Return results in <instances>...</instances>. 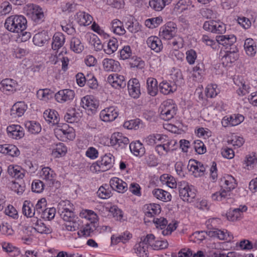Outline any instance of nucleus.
Here are the masks:
<instances>
[{
    "label": "nucleus",
    "instance_id": "43",
    "mask_svg": "<svg viewBox=\"0 0 257 257\" xmlns=\"http://www.w3.org/2000/svg\"><path fill=\"white\" fill-rule=\"evenodd\" d=\"M244 120V116L239 114L231 115L227 118L229 124L232 126H235L240 124Z\"/></svg>",
    "mask_w": 257,
    "mask_h": 257
},
{
    "label": "nucleus",
    "instance_id": "59",
    "mask_svg": "<svg viewBox=\"0 0 257 257\" xmlns=\"http://www.w3.org/2000/svg\"><path fill=\"white\" fill-rule=\"evenodd\" d=\"M55 132L59 135L62 134L63 135L66 136L67 138H69L68 136H69L70 139H71L74 137L73 133L72 132V128L64 129L63 128H61V126L59 125H58V127L55 130Z\"/></svg>",
    "mask_w": 257,
    "mask_h": 257
},
{
    "label": "nucleus",
    "instance_id": "41",
    "mask_svg": "<svg viewBox=\"0 0 257 257\" xmlns=\"http://www.w3.org/2000/svg\"><path fill=\"white\" fill-rule=\"evenodd\" d=\"M56 213V209L54 207L45 208L41 213L40 217L44 219L50 220L54 218Z\"/></svg>",
    "mask_w": 257,
    "mask_h": 257
},
{
    "label": "nucleus",
    "instance_id": "61",
    "mask_svg": "<svg viewBox=\"0 0 257 257\" xmlns=\"http://www.w3.org/2000/svg\"><path fill=\"white\" fill-rule=\"evenodd\" d=\"M244 141L242 137L234 136L232 137L231 140H228L227 141V143L229 144H231L233 146H236L237 147H240L243 144Z\"/></svg>",
    "mask_w": 257,
    "mask_h": 257
},
{
    "label": "nucleus",
    "instance_id": "52",
    "mask_svg": "<svg viewBox=\"0 0 257 257\" xmlns=\"http://www.w3.org/2000/svg\"><path fill=\"white\" fill-rule=\"evenodd\" d=\"M194 149L198 154H203L206 152V148L202 142L196 140L194 142Z\"/></svg>",
    "mask_w": 257,
    "mask_h": 257
},
{
    "label": "nucleus",
    "instance_id": "60",
    "mask_svg": "<svg viewBox=\"0 0 257 257\" xmlns=\"http://www.w3.org/2000/svg\"><path fill=\"white\" fill-rule=\"evenodd\" d=\"M188 167L189 168L190 171H192L194 176L195 174H199V166L198 165V161L195 160H190L189 162Z\"/></svg>",
    "mask_w": 257,
    "mask_h": 257
},
{
    "label": "nucleus",
    "instance_id": "62",
    "mask_svg": "<svg viewBox=\"0 0 257 257\" xmlns=\"http://www.w3.org/2000/svg\"><path fill=\"white\" fill-rule=\"evenodd\" d=\"M215 25L214 26V33L216 34H222L225 32L226 27L225 25L220 22H216L214 23Z\"/></svg>",
    "mask_w": 257,
    "mask_h": 257
},
{
    "label": "nucleus",
    "instance_id": "42",
    "mask_svg": "<svg viewBox=\"0 0 257 257\" xmlns=\"http://www.w3.org/2000/svg\"><path fill=\"white\" fill-rule=\"evenodd\" d=\"M205 94L207 97L213 98L217 95L219 92L217 86L216 84L208 85L205 89Z\"/></svg>",
    "mask_w": 257,
    "mask_h": 257
},
{
    "label": "nucleus",
    "instance_id": "56",
    "mask_svg": "<svg viewBox=\"0 0 257 257\" xmlns=\"http://www.w3.org/2000/svg\"><path fill=\"white\" fill-rule=\"evenodd\" d=\"M140 123V119H132L126 121L123 123V126L128 130L135 129L137 130L139 128Z\"/></svg>",
    "mask_w": 257,
    "mask_h": 257
},
{
    "label": "nucleus",
    "instance_id": "45",
    "mask_svg": "<svg viewBox=\"0 0 257 257\" xmlns=\"http://www.w3.org/2000/svg\"><path fill=\"white\" fill-rule=\"evenodd\" d=\"M224 181L225 186L224 188L226 189V192H230L232 189L234 188L235 183L234 182V179L231 176H228L226 178H224L221 180Z\"/></svg>",
    "mask_w": 257,
    "mask_h": 257
},
{
    "label": "nucleus",
    "instance_id": "36",
    "mask_svg": "<svg viewBox=\"0 0 257 257\" xmlns=\"http://www.w3.org/2000/svg\"><path fill=\"white\" fill-rule=\"evenodd\" d=\"M92 17L85 12H81L78 15V22L80 25L88 26L92 23Z\"/></svg>",
    "mask_w": 257,
    "mask_h": 257
},
{
    "label": "nucleus",
    "instance_id": "8",
    "mask_svg": "<svg viewBox=\"0 0 257 257\" xmlns=\"http://www.w3.org/2000/svg\"><path fill=\"white\" fill-rule=\"evenodd\" d=\"M180 186L179 191L181 198L184 201L192 202L196 196L195 192L185 182H181Z\"/></svg>",
    "mask_w": 257,
    "mask_h": 257
},
{
    "label": "nucleus",
    "instance_id": "57",
    "mask_svg": "<svg viewBox=\"0 0 257 257\" xmlns=\"http://www.w3.org/2000/svg\"><path fill=\"white\" fill-rule=\"evenodd\" d=\"M132 52L130 46H125L120 51V56L123 60L128 59L132 55Z\"/></svg>",
    "mask_w": 257,
    "mask_h": 257
},
{
    "label": "nucleus",
    "instance_id": "29",
    "mask_svg": "<svg viewBox=\"0 0 257 257\" xmlns=\"http://www.w3.org/2000/svg\"><path fill=\"white\" fill-rule=\"evenodd\" d=\"M34 206L32 203L30 201L26 200L24 201L23 205L22 212L24 215L28 217H32L36 214L34 211Z\"/></svg>",
    "mask_w": 257,
    "mask_h": 257
},
{
    "label": "nucleus",
    "instance_id": "55",
    "mask_svg": "<svg viewBox=\"0 0 257 257\" xmlns=\"http://www.w3.org/2000/svg\"><path fill=\"white\" fill-rule=\"evenodd\" d=\"M98 197L101 199H107L111 196V192L104 186H101L97 192Z\"/></svg>",
    "mask_w": 257,
    "mask_h": 257
},
{
    "label": "nucleus",
    "instance_id": "49",
    "mask_svg": "<svg viewBox=\"0 0 257 257\" xmlns=\"http://www.w3.org/2000/svg\"><path fill=\"white\" fill-rule=\"evenodd\" d=\"M175 85L181 84L183 82V78L181 71L179 69L174 70V72L171 74Z\"/></svg>",
    "mask_w": 257,
    "mask_h": 257
},
{
    "label": "nucleus",
    "instance_id": "46",
    "mask_svg": "<svg viewBox=\"0 0 257 257\" xmlns=\"http://www.w3.org/2000/svg\"><path fill=\"white\" fill-rule=\"evenodd\" d=\"M135 249H137L136 252L141 257L148 256V247L147 245H144L143 243H139L135 246Z\"/></svg>",
    "mask_w": 257,
    "mask_h": 257
},
{
    "label": "nucleus",
    "instance_id": "17",
    "mask_svg": "<svg viewBox=\"0 0 257 257\" xmlns=\"http://www.w3.org/2000/svg\"><path fill=\"white\" fill-rule=\"evenodd\" d=\"M247 207L245 205H240L239 208H234L232 210H229L226 213V217L228 220L234 221L240 217L242 212L247 210Z\"/></svg>",
    "mask_w": 257,
    "mask_h": 257
},
{
    "label": "nucleus",
    "instance_id": "25",
    "mask_svg": "<svg viewBox=\"0 0 257 257\" xmlns=\"http://www.w3.org/2000/svg\"><path fill=\"white\" fill-rule=\"evenodd\" d=\"M80 113L76 112L75 108L68 110L64 115V119L68 123L77 122L79 120Z\"/></svg>",
    "mask_w": 257,
    "mask_h": 257
},
{
    "label": "nucleus",
    "instance_id": "13",
    "mask_svg": "<svg viewBox=\"0 0 257 257\" xmlns=\"http://www.w3.org/2000/svg\"><path fill=\"white\" fill-rule=\"evenodd\" d=\"M118 115L117 110L113 106H110L102 110L100 116L104 121H110L114 120Z\"/></svg>",
    "mask_w": 257,
    "mask_h": 257
},
{
    "label": "nucleus",
    "instance_id": "28",
    "mask_svg": "<svg viewBox=\"0 0 257 257\" xmlns=\"http://www.w3.org/2000/svg\"><path fill=\"white\" fill-rule=\"evenodd\" d=\"M148 93L152 96H155L158 92L157 81L153 78H148L147 80Z\"/></svg>",
    "mask_w": 257,
    "mask_h": 257
},
{
    "label": "nucleus",
    "instance_id": "50",
    "mask_svg": "<svg viewBox=\"0 0 257 257\" xmlns=\"http://www.w3.org/2000/svg\"><path fill=\"white\" fill-rule=\"evenodd\" d=\"M109 212L117 220L121 221L123 217L122 211L116 205L111 206L109 209Z\"/></svg>",
    "mask_w": 257,
    "mask_h": 257
},
{
    "label": "nucleus",
    "instance_id": "31",
    "mask_svg": "<svg viewBox=\"0 0 257 257\" xmlns=\"http://www.w3.org/2000/svg\"><path fill=\"white\" fill-rule=\"evenodd\" d=\"M25 126L28 132L32 134H39L41 131V125L34 121H28L25 122Z\"/></svg>",
    "mask_w": 257,
    "mask_h": 257
},
{
    "label": "nucleus",
    "instance_id": "24",
    "mask_svg": "<svg viewBox=\"0 0 257 257\" xmlns=\"http://www.w3.org/2000/svg\"><path fill=\"white\" fill-rule=\"evenodd\" d=\"M49 39L47 32L43 31L35 34L33 37V41L35 45L42 46Z\"/></svg>",
    "mask_w": 257,
    "mask_h": 257
},
{
    "label": "nucleus",
    "instance_id": "15",
    "mask_svg": "<svg viewBox=\"0 0 257 257\" xmlns=\"http://www.w3.org/2000/svg\"><path fill=\"white\" fill-rule=\"evenodd\" d=\"M27 109V106L24 102L15 103L11 109L10 114L13 117L22 116Z\"/></svg>",
    "mask_w": 257,
    "mask_h": 257
},
{
    "label": "nucleus",
    "instance_id": "2",
    "mask_svg": "<svg viewBox=\"0 0 257 257\" xmlns=\"http://www.w3.org/2000/svg\"><path fill=\"white\" fill-rule=\"evenodd\" d=\"M27 21L22 15H13L8 17L5 22V28L14 33L22 32L27 28Z\"/></svg>",
    "mask_w": 257,
    "mask_h": 257
},
{
    "label": "nucleus",
    "instance_id": "1",
    "mask_svg": "<svg viewBox=\"0 0 257 257\" xmlns=\"http://www.w3.org/2000/svg\"><path fill=\"white\" fill-rule=\"evenodd\" d=\"M80 216L90 221V223H86L82 229L78 232L80 236H89L98 226L97 216L95 213L90 210H85L80 213Z\"/></svg>",
    "mask_w": 257,
    "mask_h": 257
},
{
    "label": "nucleus",
    "instance_id": "18",
    "mask_svg": "<svg viewBox=\"0 0 257 257\" xmlns=\"http://www.w3.org/2000/svg\"><path fill=\"white\" fill-rule=\"evenodd\" d=\"M147 44L149 47L156 52H159L163 48L161 40L156 36H151L148 38Z\"/></svg>",
    "mask_w": 257,
    "mask_h": 257
},
{
    "label": "nucleus",
    "instance_id": "3",
    "mask_svg": "<svg viewBox=\"0 0 257 257\" xmlns=\"http://www.w3.org/2000/svg\"><path fill=\"white\" fill-rule=\"evenodd\" d=\"M160 117L165 120H169L176 114L177 107L171 99L164 101L160 106Z\"/></svg>",
    "mask_w": 257,
    "mask_h": 257
},
{
    "label": "nucleus",
    "instance_id": "10",
    "mask_svg": "<svg viewBox=\"0 0 257 257\" xmlns=\"http://www.w3.org/2000/svg\"><path fill=\"white\" fill-rule=\"evenodd\" d=\"M107 81L113 87L118 89L124 88L126 84L124 76L116 73L109 75Z\"/></svg>",
    "mask_w": 257,
    "mask_h": 257
},
{
    "label": "nucleus",
    "instance_id": "26",
    "mask_svg": "<svg viewBox=\"0 0 257 257\" xmlns=\"http://www.w3.org/2000/svg\"><path fill=\"white\" fill-rule=\"evenodd\" d=\"M2 247L3 249L6 252L9 253L11 256H16L20 254V249L13 246L9 242H3L2 244Z\"/></svg>",
    "mask_w": 257,
    "mask_h": 257
},
{
    "label": "nucleus",
    "instance_id": "44",
    "mask_svg": "<svg viewBox=\"0 0 257 257\" xmlns=\"http://www.w3.org/2000/svg\"><path fill=\"white\" fill-rule=\"evenodd\" d=\"M149 5L155 10L160 11L166 5L163 0H150Z\"/></svg>",
    "mask_w": 257,
    "mask_h": 257
},
{
    "label": "nucleus",
    "instance_id": "40",
    "mask_svg": "<svg viewBox=\"0 0 257 257\" xmlns=\"http://www.w3.org/2000/svg\"><path fill=\"white\" fill-rule=\"evenodd\" d=\"M118 45L116 39L109 40L107 43L106 48L104 49V51L107 54H111L116 51Z\"/></svg>",
    "mask_w": 257,
    "mask_h": 257
},
{
    "label": "nucleus",
    "instance_id": "38",
    "mask_svg": "<svg viewBox=\"0 0 257 257\" xmlns=\"http://www.w3.org/2000/svg\"><path fill=\"white\" fill-rule=\"evenodd\" d=\"M37 97L44 100H47L53 97V92L49 89H40L37 92Z\"/></svg>",
    "mask_w": 257,
    "mask_h": 257
},
{
    "label": "nucleus",
    "instance_id": "27",
    "mask_svg": "<svg viewBox=\"0 0 257 257\" xmlns=\"http://www.w3.org/2000/svg\"><path fill=\"white\" fill-rule=\"evenodd\" d=\"M152 193L156 198L163 201H169L171 199L170 193L162 189H155Z\"/></svg>",
    "mask_w": 257,
    "mask_h": 257
},
{
    "label": "nucleus",
    "instance_id": "64",
    "mask_svg": "<svg viewBox=\"0 0 257 257\" xmlns=\"http://www.w3.org/2000/svg\"><path fill=\"white\" fill-rule=\"evenodd\" d=\"M186 55V59L188 62L190 64H193L197 58L196 52L193 49H190L187 51Z\"/></svg>",
    "mask_w": 257,
    "mask_h": 257
},
{
    "label": "nucleus",
    "instance_id": "37",
    "mask_svg": "<svg viewBox=\"0 0 257 257\" xmlns=\"http://www.w3.org/2000/svg\"><path fill=\"white\" fill-rule=\"evenodd\" d=\"M206 234L210 237H216L220 240L227 239L226 234L224 231L214 228L213 230L205 231Z\"/></svg>",
    "mask_w": 257,
    "mask_h": 257
},
{
    "label": "nucleus",
    "instance_id": "34",
    "mask_svg": "<svg viewBox=\"0 0 257 257\" xmlns=\"http://www.w3.org/2000/svg\"><path fill=\"white\" fill-rule=\"evenodd\" d=\"M36 227H34L37 232L41 234H49L51 233L52 229L49 226H46L41 220L36 219L35 223Z\"/></svg>",
    "mask_w": 257,
    "mask_h": 257
},
{
    "label": "nucleus",
    "instance_id": "58",
    "mask_svg": "<svg viewBox=\"0 0 257 257\" xmlns=\"http://www.w3.org/2000/svg\"><path fill=\"white\" fill-rule=\"evenodd\" d=\"M44 189L43 182L37 180L34 181L32 184V190L36 193H41Z\"/></svg>",
    "mask_w": 257,
    "mask_h": 257
},
{
    "label": "nucleus",
    "instance_id": "32",
    "mask_svg": "<svg viewBox=\"0 0 257 257\" xmlns=\"http://www.w3.org/2000/svg\"><path fill=\"white\" fill-rule=\"evenodd\" d=\"M58 113L55 110H46L44 112V117L45 119L53 124H58L59 118L57 117Z\"/></svg>",
    "mask_w": 257,
    "mask_h": 257
},
{
    "label": "nucleus",
    "instance_id": "35",
    "mask_svg": "<svg viewBox=\"0 0 257 257\" xmlns=\"http://www.w3.org/2000/svg\"><path fill=\"white\" fill-rule=\"evenodd\" d=\"M67 152V148L62 143H59L55 145L52 151V155L55 157L63 156Z\"/></svg>",
    "mask_w": 257,
    "mask_h": 257
},
{
    "label": "nucleus",
    "instance_id": "54",
    "mask_svg": "<svg viewBox=\"0 0 257 257\" xmlns=\"http://www.w3.org/2000/svg\"><path fill=\"white\" fill-rule=\"evenodd\" d=\"M130 65L131 67H136L138 69H143L145 65V62L140 57L133 58L132 62H130Z\"/></svg>",
    "mask_w": 257,
    "mask_h": 257
},
{
    "label": "nucleus",
    "instance_id": "6",
    "mask_svg": "<svg viewBox=\"0 0 257 257\" xmlns=\"http://www.w3.org/2000/svg\"><path fill=\"white\" fill-rule=\"evenodd\" d=\"M114 162V157L112 154L109 153L105 154L100 161L96 162V165L94 166L95 169L97 171L104 172L110 169Z\"/></svg>",
    "mask_w": 257,
    "mask_h": 257
},
{
    "label": "nucleus",
    "instance_id": "5",
    "mask_svg": "<svg viewBox=\"0 0 257 257\" xmlns=\"http://www.w3.org/2000/svg\"><path fill=\"white\" fill-rule=\"evenodd\" d=\"M58 206V212L60 213L61 217L65 221L72 222L75 220V213L71 208L68 207V206L72 207L69 201H61Z\"/></svg>",
    "mask_w": 257,
    "mask_h": 257
},
{
    "label": "nucleus",
    "instance_id": "39",
    "mask_svg": "<svg viewBox=\"0 0 257 257\" xmlns=\"http://www.w3.org/2000/svg\"><path fill=\"white\" fill-rule=\"evenodd\" d=\"M1 84L2 85L1 89L3 91H12L15 86V82L11 79H5L3 80Z\"/></svg>",
    "mask_w": 257,
    "mask_h": 257
},
{
    "label": "nucleus",
    "instance_id": "21",
    "mask_svg": "<svg viewBox=\"0 0 257 257\" xmlns=\"http://www.w3.org/2000/svg\"><path fill=\"white\" fill-rule=\"evenodd\" d=\"M64 35L61 33H55L53 37V42L52 43V48L54 50H58L61 48L65 42Z\"/></svg>",
    "mask_w": 257,
    "mask_h": 257
},
{
    "label": "nucleus",
    "instance_id": "47",
    "mask_svg": "<svg viewBox=\"0 0 257 257\" xmlns=\"http://www.w3.org/2000/svg\"><path fill=\"white\" fill-rule=\"evenodd\" d=\"M163 137L160 134L151 135L144 140L148 145L153 146L156 143V141H161Z\"/></svg>",
    "mask_w": 257,
    "mask_h": 257
},
{
    "label": "nucleus",
    "instance_id": "16",
    "mask_svg": "<svg viewBox=\"0 0 257 257\" xmlns=\"http://www.w3.org/2000/svg\"><path fill=\"white\" fill-rule=\"evenodd\" d=\"M80 105L85 109H88L93 113L98 106V102L87 95L81 99Z\"/></svg>",
    "mask_w": 257,
    "mask_h": 257
},
{
    "label": "nucleus",
    "instance_id": "19",
    "mask_svg": "<svg viewBox=\"0 0 257 257\" xmlns=\"http://www.w3.org/2000/svg\"><path fill=\"white\" fill-rule=\"evenodd\" d=\"M42 177L44 180L48 182L50 187L54 185L56 174L49 167H45L42 170Z\"/></svg>",
    "mask_w": 257,
    "mask_h": 257
},
{
    "label": "nucleus",
    "instance_id": "14",
    "mask_svg": "<svg viewBox=\"0 0 257 257\" xmlns=\"http://www.w3.org/2000/svg\"><path fill=\"white\" fill-rule=\"evenodd\" d=\"M7 131L9 136L13 139H19L24 136V131L19 125L13 124L8 126Z\"/></svg>",
    "mask_w": 257,
    "mask_h": 257
},
{
    "label": "nucleus",
    "instance_id": "33",
    "mask_svg": "<svg viewBox=\"0 0 257 257\" xmlns=\"http://www.w3.org/2000/svg\"><path fill=\"white\" fill-rule=\"evenodd\" d=\"M70 48L75 53H80L83 50L84 46L79 39L73 37L70 42Z\"/></svg>",
    "mask_w": 257,
    "mask_h": 257
},
{
    "label": "nucleus",
    "instance_id": "7",
    "mask_svg": "<svg viewBox=\"0 0 257 257\" xmlns=\"http://www.w3.org/2000/svg\"><path fill=\"white\" fill-rule=\"evenodd\" d=\"M177 31V28L176 24L172 22H169L160 28L159 36L163 39L170 40L176 35Z\"/></svg>",
    "mask_w": 257,
    "mask_h": 257
},
{
    "label": "nucleus",
    "instance_id": "22",
    "mask_svg": "<svg viewBox=\"0 0 257 257\" xmlns=\"http://www.w3.org/2000/svg\"><path fill=\"white\" fill-rule=\"evenodd\" d=\"M0 152L12 157L17 156L20 154L18 149L15 146L12 145H0Z\"/></svg>",
    "mask_w": 257,
    "mask_h": 257
},
{
    "label": "nucleus",
    "instance_id": "11",
    "mask_svg": "<svg viewBox=\"0 0 257 257\" xmlns=\"http://www.w3.org/2000/svg\"><path fill=\"white\" fill-rule=\"evenodd\" d=\"M127 88L130 95L134 98H138L140 96V84L136 78L130 79L127 82Z\"/></svg>",
    "mask_w": 257,
    "mask_h": 257
},
{
    "label": "nucleus",
    "instance_id": "12",
    "mask_svg": "<svg viewBox=\"0 0 257 257\" xmlns=\"http://www.w3.org/2000/svg\"><path fill=\"white\" fill-rule=\"evenodd\" d=\"M74 96V91L71 89L61 90L55 94V99L60 103L72 100Z\"/></svg>",
    "mask_w": 257,
    "mask_h": 257
},
{
    "label": "nucleus",
    "instance_id": "20",
    "mask_svg": "<svg viewBox=\"0 0 257 257\" xmlns=\"http://www.w3.org/2000/svg\"><path fill=\"white\" fill-rule=\"evenodd\" d=\"M103 67L106 71H116L119 69V63L112 59L106 58L103 60Z\"/></svg>",
    "mask_w": 257,
    "mask_h": 257
},
{
    "label": "nucleus",
    "instance_id": "53",
    "mask_svg": "<svg viewBox=\"0 0 257 257\" xmlns=\"http://www.w3.org/2000/svg\"><path fill=\"white\" fill-rule=\"evenodd\" d=\"M46 205V200L45 198L40 199L36 204L33 210L36 212V214H40L42 211L45 208Z\"/></svg>",
    "mask_w": 257,
    "mask_h": 257
},
{
    "label": "nucleus",
    "instance_id": "23",
    "mask_svg": "<svg viewBox=\"0 0 257 257\" xmlns=\"http://www.w3.org/2000/svg\"><path fill=\"white\" fill-rule=\"evenodd\" d=\"M129 148L132 153L136 156H143L145 153V149L143 144L139 141L131 143L129 145Z\"/></svg>",
    "mask_w": 257,
    "mask_h": 257
},
{
    "label": "nucleus",
    "instance_id": "4",
    "mask_svg": "<svg viewBox=\"0 0 257 257\" xmlns=\"http://www.w3.org/2000/svg\"><path fill=\"white\" fill-rule=\"evenodd\" d=\"M27 15L30 16L32 20L37 23H41L44 20V15L41 8L33 4H28L24 7Z\"/></svg>",
    "mask_w": 257,
    "mask_h": 257
},
{
    "label": "nucleus",
    "instance_id": "30",
    "mask_svg": "<svg viewBox=\"0 0 257 257\" xmlns=\"http://www.w3.org/2000/svg\"><path fill=\"white\" fill-rule=\"evenodd\" d=\"M159 89L160 92L165 95L173 92L177 89V86L173 84V85L167 81H163L160 83Z\"/></svg>",
    "mask_w": 257,
    "mask_h": 257
},
{
    "label": "nucleus",
    "instance_id": "63",
    "mask_svg": "<svg viewBox=\"0 0 257 257\" xmlns=\"http://www.w3.org/2000/svg\"><path fill=\"white\" fill-rule=\"evenodd\" d=\"M25 184L24 183L20 184L18 182H14L12 188L18 195H21L24 192L25 190Z\"/></svg>",
    "mask_w": 257,
    "mask_h": 257
},
{
    "label": "nucleus",
    "instance_id": "51",
    "mask_svg": "<svg viewBox=\"0 0 257 257\" xmlns=\"http://www.w3.org/2000/svg\"><path fill=\"white\" fill-rule=\"evenodd\" d=\"M162 22V19L159 17L150 19L146 20L145 25L150 28L157 27Z\"/></svg>",
    "mask_w": 257,
    "mask_h": 257
},
{
    "label": "nucleus",
    "instance_id": "9",
    "mask_svg": "<svg viewBox=\"0 0 257 257\" xmlns=\"http://www.w3.org/2000/svg\"><path fill=\"white\" fill-rule=\"evenodd\" d=\"M129 143L128 138L122 136V134L119 133L113 134L110 138L111 145L115 146L116 149L125 148Z\"/></svg>",
    "mask_w": 257,
    "mask_h": 257
},
{
    "label": "nucleus",
    "instance_id": "48",
    "mask_svg": "<svg viewBox=\"0 0 257 257\" xmlns=\"http://www.w3.org/2000/svg\"><path fill=\"white\" fill-rule=\"evenodd\" d=\"M127 26V29L130 32L132 33H136L139 31H141V25H140L138 22H133L132 21H127L126 23Z\"/></svg>",
    "mask_w": 257,
    "mask_h": 257
}]
</instances>
